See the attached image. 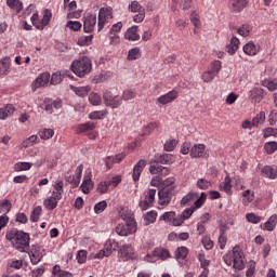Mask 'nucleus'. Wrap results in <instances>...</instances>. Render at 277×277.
<instances>
[{
	"instance_id": "72a5a7b5",
	"label": "nucleus",
	"mask_w": 277,
	"mask_h": 277,
	"mask_svg": "<svg viewBox=\"0 0 277 277\" xmlns=\"http://www.w3.org/2000/svg\"><path fill=\"white\" fill-rule=\"evenodd\" d=\"M54 190L52 192L53 196H56V198H61L64 196V181L57 180L53 184Z\"/></svg>"
},
{
	"instance_id": "9b49d317",
	"label": "nucleus",
	"mask_w": 277,
	"mask_h": 277,
	"mask_svg": "<svg viewBox=\"0 0 277 277\" xmlns=\"http://www.w3.org/2000/svg\"><path fill=\"white\" fill-rule=\"evenodd\" d=\"M174 188H162L158 192V205L160 207H168L172 202V193Z\"/></svg>"
},
{
	"instance_id": "a18cd8bd",
	"label": "nucleus",
	"mask_w": 277,
	"mask_h": 277,
	"mask_svg": "<svg viewBox=\"0 0 277 277\" xmlns=\"http://www.w3.org/2000/svg\"><path fill=\"white\" fill-rule=\"evenodd\" d=\"M207 222H209V213H206L201 221L197 224V230L199 235H203L205 230H207V227H205Z\"/></svg>"
},
{
	"instance_id": "338daca9",
	"label": "nucleus",
	"mask_w": 277,
	"mask_h": 277,
	"mask_svg": "<svg viewBox=\"0 0 277 277\" xmlns=\"http://www.w3.org/2000/svg\"><path fill=\"white\" fill-rule=\"evenodd\" d=\"M181 10H189L192 8V0H173Z\"/></svg>"
},
{
	"instance_id": "58836bf2",
	"label": "nucleus",
	"mask_w": 277,
	"mask_h": 277,
	"mask_svg": "<svg viewBox=\"0 0 277 277\" xmlns=\"http://www.w3.org/2000/svg\"><path fill=\"white\" fill-rule=\"evenodd\" d=\"M34 163L31 162H16L14 166L15 172H27V170H31Z\"/></svg>"
},
{
	"instance_id": "4468645a",
	"label": "nucleus",
	"mask_w": 277,
	"mask_h": 277,
	"mask_svg": "<svg viewBox=\"0 0 277 277\" xmlns=\"http://www.w3.org/2000/svg\"><path fill=\"white\" fill-rule=\"evenodd\" d=\"M80 189L84 194H90L91 189H94V182L92 181V171H85Z\"/></svg>"
},
{
	"instance_id": "864d4df0",
	"label": "nucleus",
	"mask_w": 277,
	"mask_h": 277,
	"mask_svg": "<svg viewBox=\"0 0 277 277\" xmlns=\"http://www.w3.org/2000/svg\"><path fill=\"white\" fill-rule=\"evenodd\" d=\"M81 174H83V164L76 168V177H72L71 181L74 185H79V183H81Z\"/></svg>"
},
{
	"instance_id": "7c9ffc66",
	"label": "nucleus",
	"mask_w": 277,
	"mask_h": 277,
	"mask_svg": "<svg viewBox=\"0 0 277 277\" xmlns=\"http://www.w3.org/2000/svg\"><path fill=\"white\" fill-rule=\"evenodd\" d=\"M239 38L237 37H232L229 44L227 45V53L229 55H235L237 51L239 50Z\"/></svg>"
},
{
	"instance_id": "c85d7f7f",
	"label": "nucleus",
	"mask_w": 277,
	"mask_h": 277,
	"mask_svg": "<svg viewBox=\"0 0 277 277\" xmlns=\"http://www.w3.org/2000/svg\"><path fill=\"white\" fill-rule=\"evenodd\" d=\"M198 198V193L189 192L180 202L181 207H189Z\"/></svg>"
},
{
	"instance_id": "0eeeda50",
	"label": "nucleus",
	"mask_w": 277,
	"mask_h": 277,
	"mask_svg": "<svg viewBox=\"0 0 277 277\" xmlns=\"http://www.w3.org/2000/svg\"><path fill=\"white\" fill-rule=\"evenodd\" d=\"M94 129H96V123L89 121L78 126L77 133L79 135H81V133L88 135L89 140H96V132H94Z\"/></svg>"
},
{
	"instance_id": "393cba45",
	"label": "nucleus",
	"mask_w": 277,
	"mask_h": 277,
	"mask_svg": "<svg viewBox=\"0 0 277 277\" xmlns=\"http://www.w3.org/2000/svg\"><path fill=\"white\" fill-rule=\"evenodd\" d=\"M262 175L265 179H271V181H275V179H277V169L271 166H264L262 168Z\"/></svg>"
},
{
	"instance_id": "ddd939ff",
	"label": "nucleus",
	"mask_w": 277,
	"mask_h": 277,
	"mask_svg": "<svg viewBox=\"0 0 277 277\" xmlns=\"http://www.w3.org/2000/svg\"><path fill=\"white\" fill-rule=\"evenodd\" d=\"M176 161V157L172 154H157L154 157V163H161L162 166H172Z\"/></svg>"
},
{
	"instance_id": "39448f33",
	"label": "nucleus",
	"mask_w": 277,
	"mask_h": 277,
	"mask_svg": "<svg viewBox=\"0 0 277 277\" xmlns=\"http://www.w3.org/2000/svg\"><path fill=\"white\" fill-rule=\"evenodd\" d=\"M115 232L119 237H129V235H133V233L137 232V223L135 220L130 217L127 223H119L115 228Z\"/></svg>"
},
{
	"instance_id": "f3484780",
	"label": "nucleus",
	"mask_w": 277,
	"mask_h": 277,
	"mask_svg": "<svg viewBox=\"0 0 277 277\" xmlns=\"http://www.w3.org/2000/svg\"><path fill=\"white\" fill-rule=\"evenodd\" d=\"M144 168H146V160L141 159L133 168L132 179L134 183L140 181V176H142V172H144Z\"/></svg>"
},
{
	"instance_id": "5fc2aeb1",
	"label": "nucleus",
	"mask_w": 277,
	"mask_h": 277,
	"mask_svg": "<svg viewBox=\"0 0 277 277\" xmlns=\"http://www.w3.org/2000/svg\"><path fill=\"white\" fill-rule=\"evenodd\" d=\"M61 81H64V76L61 71H56L52 75L50 83L51 85H60Z\"/></svg>"
},
{
	"instance_id": "603ef678",
	"label": "nucleus",
	"mask_w": 277,
	"mask_h": 277,
	"mask_svg": "<svg viewBox=\"0 0 277 277\" xmlns=\"http://www.w3.org/2000/svg\"><path fill=\"white\" fill-rule=\"evenodd\" d=\"M250 31H252V27L248 24H243L238 28V34L239 36H242V38H248Z\"/></svg>"
},
{
	"instance_id": "a878e982",
	"label": "nucleus",
	"mask_w": 277,
	"mask_h": 277,
	"mask_svg": "<svg viewBox=\"0 0 277 277\" xmlns=\"http://www.w3.org/2000/svg\"><path fill=\"white\" fill-rule=\"evenodd\" d=\"M124 38L126 40H130V42H136V40H140V34H137V26H132L128 28Z\"/></svg>"
},
{
	"instance_id": "69168bd1",
	"label": "nucleus",
	"mask_w": 277,
	"mask_h": 277,
	"mask_svg": "<svg viewBox=\"0 0 277 277\" xmlns=\"http://www.w3.org/2000/svg\"><path fill=\"white\" fill-rule=\"evenodd\" d=\"M66 27H68V29H71V31H79L82 25L79 21H68Z\"/></svg>"
},
{
	"instance_id": "6ab92c4d",
	"label": "nucleus",
	"mask_w": 277,
	"mask_h": 277,
	"mask_svg": "<svg viewBox=\"0 0 277 277\" xmlns=\"http://www.w3.org/2000/svg\"><path fill=\"white\" fill-rule=\"evenodd\" d=\"M12 70V61L10 57H3L0 60V77L10 75Z\"/></svg>"
},
{
	"instance_id": "774afa93",
	"label": "nucleus",
	"mask_w": 277,
	"mask_h": 277,
	"mask_svg": "<svg viewBox=\"0 0 277 277\" xmlns=\"http://www.w3.org/2000/svg\"><path fill=\"white\" fill-rule=\"evenodd\" d=\"M201 243H202L203 248H206L207 250L213 249V240H211V237H209V236H203L201 239Z\"/></svg>"
},
{
	"instance_id": "e433bc0d",
	"label": "nucleus",
	"mask_w": 277,
	"mask_h": 277,
	"mask_svg": "<svg viewBox=\"0 0 277 277\" xmlns=\"http://www.w3.org/2000/svg\"><path fill=\"white\" fill-rule=\"evenodd\" d=\"M250 202H254V192L247 189L242 193V205L248 207Z\"/></svg>"
},
{
	"instance_id": "473e14b6",
	"label": "nucleus",
	"mask_w": 277,
	"mask_h": 277,
	"mask_svg": "<svg viewBox=\"0 0 277 277\" xmlns=\"http://www.w3.org/2000/svg\"><path fill=\"white\" fill-rule=\"evenodd\" d=\"M53 16V13H51V10L45 9L43 11V16L40 21V25H38V29H44L49 23H51V17Z\"/></svg>"
},
{
	"instance_id": "f03ea898",
	"label": "nucleus",
	"mask_w": 277,
	"mask_h": 277,
	"mask_svg": "<svg viewBox=\"0 0 277 277\" xmlns=\"http://www.w3.org/2000/svg\"><path fill=\"white\" fill-rule=\"evenodd\" d=\"M223 261L225 265L228 267L233 265V268L238 272L246 267V255H243V250L239 246H235L232 251L223 255Z\"/></svg>"
},
{
	"instance_id": "09e8293b",
	"label": "nucleus",
	"mask_w": 277,
	"mask_h": 277,
	"mask_svg": "<svg viewBox=\"0 0 277 277\" xmlns=\"http://www.w3.org/2000/svg\"><path fill=\"white\" fill-rule=\"evenodd\" d=\"M38 142V135H31L22 143V148H29L31 146H35V144Z\"/></svg>"
},
{
	"instance_id": "2f4dec72",
	"label": "nucleus",
	"mask_w": 277,
	"mask_h": 277,
	"mask_svg": "<svg viewBox=\"0 0 277 277\" xmlns=\"http://www.w3.org/2000/svg\"><path fill=\"white\" fill-rule=\"evenodd\" d=\"M98 17L103 18L104 21H111L114 18V11L110 6L107 8H101L98 11Z\"/></svg>"
},
{
	"instance_id": "cd10ccee",
	"label": "nucleus",
	"mask_w": 277,
	"mask_h": 277,
	"mask_svg": "<svg viewBox=\"0 0 277 277\" xmlns=\"http://www.w3.org/2000/svg\"><path fill=\"white\" fill-rule=\"evenodd\" d=\"M187 254H189V249H187V247H179L175 250L174 256L177 260V262L183 263V261L187 259Z\"/></svg>"
},
{
	"instance_id": "49530a36",
	"label": "nucleus",
	"mask_w": 277,
	"mask_h": 277,
	"mask_svg": "<svg viewBox=\"0 0 277 277\" xmlns=\"http://www.w3.org/2000/svg\"><path fill=\"white\" fill-rule=\"evenodd\" d=\"M40 215H42V207L37 206L31 211L30 222H38V220H40Z\"/></svg>"
},
{
	"instance_id": "20e7f679",
	"label": "nucleus",
	"mask_w": 277,
	"mask_h": 277,
	"mask_svg": "<svg viewBox=\"0 0 277 277\" xmlns=\"http://www.w3.org/2000/svg\"><path fill=\"white\" fill-rule=\"evenodd\" d=\"M168 259H172V254L170 250L163 248H155L151 253L144 256L146 263H157V261H168Z\"/></svg>"
},
{
	"instance_id": "ea45409f",
	"label": "nucleus",
	"mask_w": 277,
	"mask_h": 277,
	"mask_svg": "<svg viewBox=\"0 0 277 277\" xmlns=\"http://www.w3.org/2000/svg\"><path fill=\"white\" fill-rule=\"evenodd\" d=\"M135 96H137V92L135 90H132V89H126L123 90L122 92V102L123 101H133V98H135Z\"/></svg>"
},
{
	"instance_id": "6e6d98bb",
	"label": "nucleus",
	"mask_w": 277,
	"mask_h": 277,
	"mask_svg": "<svg viewBox=\"0 0 277 277\" xmlns=\"http://www.w3.org/2000/svg\"><path fill=\"white\" fill-rule=\"evenodd\" d=\"M0 211L1 213H10L12 211V202L8 199L0 201Z\"/></svg>"
},
{
	"instance_id": "de8ad7c7",
	"label": "nucleus",
	"mask_w": 277,
	"mask_h": 277,
	"mask_svg": "<svg viewBox=\"0 0 277 277\" xmlns=\"http://www.w3.org/2000/svg\"><path fill=\"white\" fill-rule=\"evenodd\" d=\"M226 229L224 227L220 228V236H219V246L221 248V250H224V248H226Z\"/></svg>"
},
{
	"instance_id": "dca6fc26",
	"label": "nucleus",
	"mask_w": 277,
	"mask_h": 277,
	"mask_svg": "<svg viewBox=\"0 0 277 277\" xmlns=\"http://www.w3.org/2000/svg\"><path fill=\"white\" fill-rule=\"evenodd\" d=\"M96 27V15L90 14L84 17L83 29L85 34H92Z\"/></svg>"
},
{
	"instance_id": "c9c22d12",
	"label": "nucleus",
	"mask_w": 277,
	"mask_h": 277,
	"mask_svg": "<svg viewBox=\"0 0 277 277\" xmlns=\"http://www.w3.org/2000/svg\"><path fill=\"white\" fill-rule=\"evenodd\" d=\"M6 5L11 10H15L17 14H21V12H23V2L21 0H6Z\"/></svg>"
},
{
	"instance_id": "c756f323",
	"label": "nucleus",
	"mask_w": 277,
	"mask_h": 277,
	"mask_svg": "<svg viewBox=\"0 0 277 277\" xmlns=\"http://www.w3.org/2000/svg\"><path fill=\"white\" fill-rule=\"evenodd\" d=\"M104 250L106 251V254H108V256H111V254L116 252V250H118V241L114 239H108L104 245Z\"/></svg>"
},
{
	"instance_id": "3c124183",
	"label": "nucleus",
	"mask_w": 277,
	"mask_h": 277,
	"mask_svg": "<svg viewBox=\"0 0 277 277\" xmlns=\"http://www.w3.org/2000/svg\"><path fill=\"white\" fill-rule=\"evenodd\" d=\"M206 201H207V194L201 193L200 196L194 200L195 211L196 209H200Z\"/></svg>"
},
{
	"instance_id": "a211bd4d",
	"label": "nucleus",
	"mask_w": 277,
	"mask_h": 277,
	"mask_svg": "<svg viewBox=\"0 0 277 277\" xmlns=\"http://www.w3.org/2000/svg\"><path fill=\"white\" fill-rule=\"evenodd\" d=\"M207 153V146L205 144H195L190 148V157L192 159H199Z\"/></svg>"
},
{
	"instance_id": "5701e85b",
	"label": "nucleus",
	"mask_w": 277,
	"mask_h": 277,
	"mask_svg": "<svg viewBox=\"0 0 277 277\" xmlns=\"http://www.w3.org/2000/svg\"><path fill=\"white\" fill-rule=\"evenodd\" d=\"M276 224H277V215L273 214L271 217L261 225L262 230H268L272 233V230H276Z\"/></svg>"
},
{
	"instance_id": "f704fd0d",
	"label": "nucleus",
	"mask_w": 277,
	"mask_h": 277,
	"mask_svg": "<svg viewBox=\"0 0 277 277\" xmlns=\"http://www.w3.org/2000/svg\"><path fill=\"white\" fill-rule=\"evenodd\" d=\"M52 276L54 277H72V273L62 269L60 265H54L52 268Z\"/></svg>"
},
{
	"instance_id": "4be33fe9",
	"label": "nucleus",
	"mask_w": 277,
	"mask_h": 277,
	"mask_svg": "<svg viewBox=\"0 0 277 277\" xmlns=\"http://www.w3.org/2000/svg\"><path fill=\"white\" fill-rule=\"evenodd\" d=\"M242 51L246 55L254 56L259 53V45L254 44V41H249L242 48Z\"/></svg>"
},
{
	"instance_id": "9d476101",
	"label": "nucleus",
	"mask_w": 277,
	"mask_h": 277,
	"mask_svg": "<svg viewBox=\"0 0 277 277\" xmlns=\"http://www.w3.org/2000/svg\"><path fill=\"white\" fill-rule=\"evenodd\" d=\"M135 258V250L131 245H123L120 247L118 259H121V261H133Z\"/></svg>"
},
{
	"instance_id": "c03bdc74",
	"label": "nucleus",
	"mask_w": 277,
	"mask_h": 277,
	"mask_svg": "<svg viewBox=\"0 0 277 277\" xmlns=\"http://www.w3.org/2000/svg\"><path fill=\"white\" fill-rule=\"evenodd\" d=\"M144 220L146 222V226H148V224H155V222H157V211L153 210L147 212L144 215Z\"/></svg>"
},
{
	"instance_id": "a19ab883",
	"label": "nucleus",
	"mask_w": 277,
	"mask_h": 277,
	"mask_svg": "<svg viewBox=\"0 0 277 277\" xmlns=\"http://www.w3.org/2000/svg\"><path fill=\"white\" fill-rule=\"evenodd\" d=\"M232 188H233V185H230V176L226 175L224 181L220 184V189L221 192H225L226 194H229Z\"/></svg>"
},
{
	"instance_id": "052dcab7",
	"label": "nucleus",
	"mask_w": 277,
	"mask_h": 277,
	"mask_svg": "<svg viewBox=\"0 0 277 277\" xmlns=\"http://www.w3.org/2000/svg\"><path fill=\"white\" fill-rule=\"evenodd\" d=\"M89 102L91 105L98 106L101 103H103V98L98 95V93H91L89 95Z\"/></svg>"
},
{
	"instance_id": "f8f14e48",
	"label": "nucleus",
	"mask_w": 277,
	"mask_h": 277,
	"mask_svg": "<svg viewBox=\"0 0 277 277\" xmlns=\"http://www.w3.org/2000/svg\"><path fill=\"white\" fill-rule=\"evenodd\" d=\"M265 91L262 88L254 87L248 93V100L252 105H259L264 98Z\"/></svg>"
},
{
	"instance_id": "0e129e2a",
	"label": "nucleus",
	"mask_w": 277,
	"mask_h": 277,
	"mask_svg": "<svg viewBox=\"0 0 277 277\" xmlns=\"http://www.w3.org/2000/svg\"><path fill=\"white\" fill-rule=\"evenodd\" d=\"M105 209H107V201L103 200L97 202L94 206V213H96V215L103 213V211H105Z\"/></svg>"
},
{
	"instance_id": "b1692460",
	"label": "nucleus",
	"mask_w": 277,
	"mask_h": 277,
	"mask_svg": "<svg viewBox=\"0 0 277 277\" xmlns=\"http://www.w3.org/2000/svg\"><path fill=\"white\" fill-rule=\"evenodd\" d=\"M248 5V0H230L229 9L232 12H241Z\"/></svg>"
},
{
	"instance_id": "aec40b11",
	"label": "nucleus",
	"mask_w": 277,
	"mask_h": 277,
	"mask_svg": "<svg viewBox=\"0 0 277 277\" xmlns=\"http://www.w3.org/2000/svg\"><path fill=\"white\" fill-rule=\"evenodd\" d=\"M62 198H57V196L52 195L43 200V206L48 209V211H53V209H57V202H60Z\"/></svg>"
},
{
	"instance_id": "4c0bfd02",
	"label": "nucleus",
	"mask_w": 277,
	"mask_h": 277,
	"mask_svg": "<svg viewBox=\"0 0 277 277\" xmlns=\"http://www.w3.org/2000/svg\"><path fill=\"white\" fill-rule=\"evenodd\" d=\"M41 140H51L55 135V131L51 128H43L38 132Z\"/></svg>"
},
{
	"instance_id": "412c9836",
	"label": "nucleus",
	"mask_w": 277,
	"mask_h": 277,
	"mask_svg": "<svg viewBox=\"0 0 277 277\" xmlns=\"http://www.w3.org/2000/svg\"><path fill=\"white\" fill-rule=\"evenodd\" d=\"M14 111H16V108L12 104L0 108V120H8V118L14 116Z\"/></svg>"
},
{
	"instance_id": "423d86ee",
	"label": "nucleus",
	"mask_w": 277,
	"mask_h": 277,
	"mask_svg": "<svg viewBox=\"0 0 277 277\" xmlns=\"http://www.w3.org/2000/svg\"><path fill=\"white\" fill-rule=\"evenodd\" d=\"M104 104L110 109H118L122 106V96L115 95L111 91H106L103 93Z\"/></svg>"
},
{
	"instance_id": "2eb2a0df",
	"label": "nucleus",
	"mask_w": 277,
	"mask_h": 277,
	"mask_svg": "<svg viewBox=\"0 0 277 277\" xmlns=\"http://www.w3.org/2000/svg\"><path fill=\"white\" fill-rule=\"evenodd\" d=\"M179 98V92L175 90L169 91L167 94H163L157 98L159 105H168Z\"/></svg>"
},
{
	"instance_id": "8fccbe9b",
	"label": "nucleus",
	"mask_w": 277,
	"mask_h": 277,
	"mask_svg": "<svg viewBox=\"0 0 277 277\" xmlns=\"http://www.w3.org/2000/svg\"><path fill=\"white\" fill-rule=\"evenodd\" d=\"M246 220L249 222V224H260L263 217L256 215L254 212H250L246 214Z\"/></svg>"
},
{
	"instance_id": "79ce46f5",
	"label": "nucleus",
	"mask_w": 277,
	"mask_h": 277,
	"mask_svg": "<svg viewBox=\"0 0 277 277\" xmlns=\"http://www.w3.org/2000/svg\"><path fill=\"white\" fill-rule=\"evenodd\" d=\"M253 127H261L265 122V111H260L255 117L252 119Z\"/></svg>"
},
{
	"instance_id": "bf43d9fd",
	"label": "nucleus",
	"mask_w": 277,
	"mask_h": 277,
	"mask_svg": "<svg viewBox=\"0 0 277 277\" xmlns=\"http://www.w3.org/2000/svg\"><path fill=\"white\" fill-rule=\"evenodd\" d=\"M196 186L201 190L209 189L211 182L207 179H199L197 180Z\"/></svg>"
},
{
	"instance_id": "bb28decb",
	"label": "nucleus",
	"mask_w": 277,
	"mask_h": 277,
	"mask_svg": "<svg viewBox=\"0 0 277 277\" xmlns=\"http://www.w3.org/2000/svg\"><path fill=\"white\" fill-rule=\"evenodd\" d=\"M70 90L74 91L77 96L84 98V96H88V94H90V91L92 90V88H90V85H85V87L70 85Z\"/></svg>"
},
{
	"instance_id": "4d7b16f0",
	"label": "nucleus",
	"mask_w": 277,
	"mask_h": 277,
	"mask_svg": "<svg viewBox=\"0 0 277 277\" xmlns=\"http://www.w3.org/2000/svg\"><path fill=\"white\" fill-rule=\"evenodd\" d=\"M220 70H222V62L220 61L212 62L209 71L216 77V75L220 74Z\"/></svg>"
},
{
	"instance_id": "f257e3e1",
	"label": "nucleus",
	"mask_w": 277,
	"mask_h": 277,
	"mask_svg": "<svg viewBox=\"0 0 277 277\" xmlns=\"http://www.w3.org/2000/svg\"><path fill=\"white\" fill-rule=\"evenodd\" d=\"M5 239L10 241L12 248L17 252H29V241H31L29 234L13 228L6 232Z\"/></svg>"
},
{
	"instance_id": "7ed1b4c3",
	"label": "nucleus",
	"mask_w": 277,
	"mask_h": 277,
	"mask_svg": "<svg viewBox=\"0 0 277 277\" xmlns=\"http://www.w3.org/2000/svg\"><path fill=\"white\" fill-rule=\"evenodd\" d=\"M70 70L76 77L83 78L92 72V60L89 56L81 55L71 62Z\"/></svg>"
},
{
	"instance_id": "1a4fd4ad",
	"label": "nucleus",
	"mask_w": 277,
	"mask_h": 277,
	"mask_svg": "<svg viewBox=\"0 0 277 277\" xmlns=\"http://www.w3.org/2000/svg\"><path fill=\"white\" fill-rule=\"evenodd\" d=\"M51 81V74L49 71H44L40 74L31 83V92H36L40 88H44V85L49 84Z\"/></svg>"
},
{
	"instance_id": "6e6552de",
	"label": "nucleus",
	"mask_w": 277,
	"mask_h": 277,
	"mask_svg": "<svg viewBox=\"0 0 277 277\" xmlns=\"http://www.w3.org/2000/svg\"><path fill=\"white\" fill-rule=\"evenodd\" d=\"M30 263L32 265H38L42 258L45 254L44 248L41 246H32L31 249L28 251Z\"/></svg>"
},
{
	"instance_id": "37998d69",
	"label": "nucleus",
	"mask_w": 277,
	"mask_h": 277,
	"mask_svg": "<svg viewBox=\"0 0 277 277\" xmlns=\"http://www.w3.org/2000/svg\"><path fill=\"white\" fill-rule=\"evenodd\" d=\"M140 57H142V53L140 52V48H133V49L129 50L128 60L130 62H133L135 60H140Z\"/></svg>"
},
{
	"instance_id": "680f3d73",
	"label": "nucleus",
	"mask_w": 277,
	"mask_h": 277,
	"mask_svg": "<svg viewBox=\"0 0 277 277\" xmlns=\"http://www.w3.org/2000/svg\"><path fill=\"white\" fill-rule=\"evenodd\" d=\"M262 85L264 88H267L269 92H274L275 90H277V80H264L262 82Z\"/></svg>"
},
{
	"instance_id": "e2e57ef3",
	"label": "nucleus",
	"mask_w": 277,
	"mask_h": 277,
	"mask_svg": "<svg viewBox=\"0 0 277 277\" xmlns=\"http://www.w3.org/2000/svg\"><path fill=\"white\" fill-rule=\"evenodd\" d=\"M264 149L266 150L267 155H272L277 150V143L275 141L267 142L264 145Z\"/></svg>"
},
{
	"instance_id": "13d9d810",
	"label": "nucleus",
	"mask_w": 277,
	"mask_h": 277,
	"mask_svg": "<svg viewBox=\"0 0 277 277\" xmlns=\"http://www.w3.org/2000/svg\"><path fill=\"white\" fill-rule=\"evenodd\" d=\"M105 110H95L89 114L90 120H103L105 118Z\"/></svg>"
}]
</instances>
